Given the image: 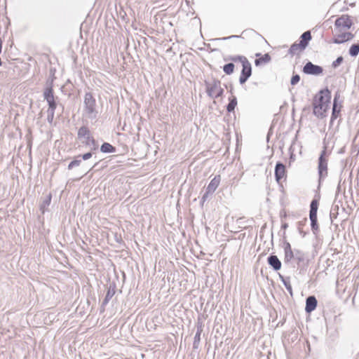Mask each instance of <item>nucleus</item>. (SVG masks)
I'll return each instance as SVG.
<instances>
[{"label": "nucleus", "mask_w": 359, "mask_h": 359, "mask_svg": "<svg viewBox=\"0 0 359 359\" xmlns=\"http://www.w3.org/2000/svg\"><path fill=\"white\" fill-rule=\"evenodd\" d=\"M43 99L47 102L48 106L47 110V121L51 124L53 121L55 111L57 106V102L56 101L57 97H55L54 96L53 79H48L47 80L46 87L43 90Z\"/></svg>", "instance_id": "obj_2"}, {"label": "nucleus", "mask_w": 359, "mask_h": 359, "mask_svg": "<svg viewBox=\"0 0 359 359\" xmlns=\"http://www.w3.org/2000/svg\"><path fill=\"white\" fill-rule=\"evenodd\" d=\"M109 283L107 285V292L106 295L103 299V304L107 305L113 296L116 293V283L115 281H110L109 278Z\"/></svg>", "instance_id": "obj_13"}, {"label": "nucleus", "mask_w": 359, "mask_h": 359, "mask_svg": "<svg viewBox=\"0 0 359 359\" xmlns=\"http://www.w3.org/2000/svg\"><path fill=\"white\" fill-rule=\"evenodd\" d=\"M203 325L202 322H201L200 320L198 319L197 325H196L197 330H196V334L194 336V342H193V348L194 349H198L199 347V344H200V341H201V335L203 332Z\"/></svg>", "instance_id": "obj_18"}, {"label": "nucleus", "mask_w": 359, "mask_h": 359, "mask_svg": "<svg viewBox=\"0 0 359 359\" xmlns=\"http://www.w3.org/2000/svg\"><path fill=\"white\" fill-rule=\"evenodd\" d=\"M357 149H358V147L357 145H353L351 149V154H355V156H358V154H357Z\"/></svg>", "instance_id": "obj_45"}, {"label": "nucleus", "mask_w": 359, "mask_h": 359, "mask_svg": "<svg viewBox=\"0 0 359 359\" xmlns=\"http://www.w3.org/2000/svg\"><path fill=\"white\" fill-rule=\"evenodd\" d=\"M332 33H333V37L331 40L332 43H333L334 44H342V43H346L344 31H342L341 32H334L333 30Z\"/></svg>", "instance_id": "obj_23"}, {"label": "nucleus", "mask_w": 359, "mask_h": 359, "mask_svg": "<svg viewBox=\"0 0 359 359\" xmlns=\"http://www.w3.org/2000/svg\"><path fill=\"white\" fill-rule=\"evenodd\" d=\"M205 91L208 97L212 99H217L222 97L224 89L221 87V81L215 78H212V81L205 80Z\"/></svg>", "instance_id": "obj_6"}, {"label": "nucleus", "mask_w": 359, "mask_h": 359, "mask_svg": "<svg viewBox=\"0 0 359 359\" xmlns=\"http://www.w3.org/2000/svg\"><path fill=\"white\" fill-rule=\"evenodd\" d=\"M356 138H357V135L354 137L353 142L355 141Z\"/></svg>", "instance_id": "obj_53"}, {"label": "nucleus", "mask_w": 359, "mask_h": 359, "mask_svg": "<svg viewBox=\"0 0 359 359\" xmlns=\"http://www.w3.org/2000/svg\"><path fill=\"white\" fill-rule=\"evenodd\" d=\"M233 86H232V85H231V86H230V89H229V93H230L231 94H233Z\"/></svg>", "instance_id": "obj_50"}, {"label": "nucleus", "mask_w": 359, "mask_h": 359, "mask_svg": "<svg viewBox=\"0 0 359 359\" xmlns=\"http://www.w3.org/2000/svg\"><path fill=\"white\" fill-rule=\"evenodd\" d=\"M116 240L117 242H121L122 241L121 238H120V239L119 238H116Z\"/></svg>", "instance_id": "obj_52"}, {"label": "nucleus", "mask_w": 359, "mask_h": 359, "mask_svg": "<svg viewBox=\"0 0 359 359\" xmlns=\"http://www.w3.org/2000/svg\"><path fill=\"white\" fill-rule=\"evenodd\" d=\"M238 101L237 97L235 95H231L229 97V103L226 106V109L228 113L233 112L236 107L237 106Z\"/></svg>", "instance_id": "obj_27"}, {"label": "nucleus", "mask_w": 359, "mask_h": 359, "mask_svg": "<svg viewBox=\"0 0 359 359\" xmlns=\"http://www.w3.org/2000/svg\"><path fill=\"white\" fill-rule=\"evenodd\" d=\"M337 191H340V184H338L337 186Z\"/></svg>", "instance_id": "obj_51"}, {"label": "nucleus", "mask_w": 359, "mask_h": 359, "mask_svg": "<svg viewBox=\"0 0 359 359\" xmlns=\"http://www.w3.org/2000/svg\"><path fill=\"white\" fill-rule=\"evenodd\" d=\"M100 151L103 154H111L116 151V148L109 142H104L100 146Z\"/></svg>", "instance_id": "obj_24"}, {"label": "nucleus", "mask_w": 359, "mask_h": 359, "mask_svg": "<svg viewBox=\"0 0 359 359\" xmlns=\"http://www.w3.org/2000/svg\"><path fill=\"white\" fill-rule=\"evenodd\" d=\"M274 177L277 183H280V182L285 177H286V170L285 165L280 162L277 161L275 165L274 170Z\"/></svg>", "instance_id": "obj_12"}, {"label": "nucleus", "mask_w": 359, "mask_h": 359, "mask_svg": "<svg viewBox=\"0 0 359 359\" xmlns=\"http://www.w3.org/2000/svg\"><path fill=\"white\" fill-rule=\"evenodd\" d=\"M212 194V192L208 191V190L205 189V193L203 194V196H202V197H201V198H202L203 200L207 201V199L208 198L209 196H210V194Z\"/></svg>", "instance_id": "obj_43"}, {"label": "nucleus", "mask_w": 359, "mask_h": 359, "mask_svg": "<svg viewBox=\"0 0 359 359\" xmlns=\"http://www.w3.org/2000/svg\"><path fill=\"white\" fill-rule=\"evenodd\" d=\"M307 222V218H304L303 220L297 222V229L299 234L304 238L306 235V232L303 231V226L306 225Z\"/></svg>", "instance_id": "obj_32"}, {"label": "nucleus", "mask_w": 359, "mask_h": 359, "mask_svg": "<svg viewBox=\"0 0 359 359\" xmlns=\"http://www.w3.org/2000/svg\"><path fill=\"white\" fill-rule=\"evenodd\" d=\"M287 213H286V212L284 210L280 211V219H281L282 221H283V219H285L287 217Z\"/></svg>", "instance_id": "obj_44"}, {"label": "nucleus", "mask_w": 359, "mask_h": 359, "mask_svg": "<svg viewBox=\"0 0 359 359\" xmlns=\"http://www.w3.org/2000/svg\"><path fill=\"white\" fill-rule=\"evenodd\" d=\"M359 53V41L353 43L348 49V55L352 57H355Z\"/></svg>", "instance_id": "obj_29"}, {"label": "nucleus", "mask_w": 359, "mask_h": 359, "mask_svg": "<svg viewBox=\"0 0 359 359\" xmlns=\"http://www.w3.org/2000/svg\"><path fill=\"white\" fill-rule=\"evenodd\" d=\"M105 306H106V305H104V304H103V302H102V304H101V306H100V313H103V312H104V311H105Z\"/></svg>", "instance_id": "obj_47"}, {"label": "nucleus", "mask_w": 359, "mask_h": 359, "mask_svg": "<svg viewBox=\"0 0 359 359\" xmlns=\"http://www.w3.org/2000/svg\"><path fill=\"white\" fill-rule=\"evenodd\" d=\"M77 135L79 139L85 138L86 140H88V137H92L90 131L86 126H82L79 128Z\"/></svg>", "instance_id": "obj_26"}, {"label": "nucleus", "mask_w": 359, "mask_h": 359, "mask_svg": "<svg viewBox=\"0 0 359 359\" xmlns=\"http://www.w3.org/2000/svg\"><path fill=\"white\" fill-rule=\"evenodd\" d=\"M267 264L274 271H278L282 267V263L277 255L270 254L267 257Z\"/></svg>", "instance_id": "obj_14"}, {"label": "nucleus", "mask_w": 359, "mask_h": 359, "mask_svg": "<svg viewBox=\"0 0 359 359\" xmlns=\"http://www.w3.org/2000/svg\"><path fill=\"white\" fill-rule=\"evenodd\" d=\"M338 211H339V205H333L331 208L330 213V219L332 222L333 221L334 219L337 218V217L338 215Z\"/></svg>", "instance_id": "obj_34"}, {"label": "nucleus", "mask_w": 359, "mask_h": 359, "mask_svg": "<svg viewBox=\"0 0 359 359\" xmlns=\"http://www.w3.org/2000/svg\"><path fill=\"white\" fill-rule=\"evenodd\" d=\"M329 104L327 103H314L313 102V114L318 118H323L326 116V113L329 109Z\"/></svg>", "instance_id": "obj_11"}, {"label": "nucleus", "mask_w": 359, "mask_h": 359, "mask_svg": "<svg viewBox=\"0 0 359 359\" xmlns=\"http://www.w3.org/2000/svg\"><path fill=\"white\" fill-rule=\"evenodd\" d=\"M344 62V57L342 56H339L337 59L332 62V67L333 69H337Z\"/></svg>", "instance_id": "obj_35"}, {"label": "nucleus", "mask_w": 359, "mask_h": 359, "mask_svg": "<svg viewBox=\"0 0 359 359\" xmlns=\"http://www.w3.org/2000/svg\"><path fill=\"white\" fill-rule=\"evenodd\" d=\"M221 181V176L219 175H215L208 184L206 189L208 191L214 193L219 185Z\"/></svg>", "instance_id": "obj_21"}, {"label": "nucleus", "mask_w": 359, "mask_h": 359, "mask_svg": "<svg viewBox=\"0 0 359 359\" xmlns=\"http://www.w3.org/2000/svg\"><path fill=\"white\" fill-rule=\"evenodd\" d=\"M86 146H92L90 150L95 151L98 149L99 145L95 138L92 137H88V140L84 142Z\"/></svg>", "instance_id": "obj_30"}, {"label": "nucleus", "mask_w": 359, "mask_h": 359, "mask_svg": "<svg viewBox=\"0 0 359 359\" xmlns=\"http://www.w3.org/2000/svg\"><path fill=\"white\" fill-rule=\"evenodd\" d=\"M288 227V224L286 222H283L281 224V229L285 230Z\"/></svg>", "instance_id": "obj_46"}, {"label": "nucleus", "mask_w": 359, "mask_h": 359, "mask_svg": "<svg viewBox=\"0 0 359 359\" xmlns=\"http://www.w3.org/2000/svg\"><path fill=\"white\" fill-rule=\"evenodd\" d=\"M305 49L303 48L302 46H300V43L299 42L293 43L290 48L288 50V54L293 56L297 54V52H302Z\"/></svg>", "instance_id": "obj_28"}, {"label": "nucleus", "mask_w": 359, "mask_h": 359, "mask_svg": "<svg viewBox=\"0 0 359 359\" xmlns=\"http://www.w3.org/2000/svg\"><path fill=\"white\" fill-rule=\"evenodd\" d=\"M302 72L306 75L318 76L323 73V68L308 60L303 67Z\"/></svg>", "instance_id": "obj_8"}, {"label": "nucleus", "mask_w": 359, "mask_h": 359, "mask_svg": "<svg viewBox=\"0 0 359 359\" xmlns=\"http://www.w3.org/2000/svg\"><path fill=\"white\" fill-rule=\"evenodd\" d=\"M285 231L283 233V248L284 251V264L286 265L292 264L296 262L297 265L309 261L306 253L299 249H292L290 243L285 239Z\"/></svg>", "instance_id": "obj_1"}, {"label": "nucleus", "mask_w": 359, "mask_h": 359, "mask_svg": "<svg viewBox=\"0 0 359 359\" xmlns=\"http://www.w3.org/2000/svg\"><path fill=\"white\" fill-rule=\"evenodd\" d=\"M224 61H231L233 63L239 62L242 65L243 63H244L245 62H246L248 60L244 55H229L226 57H224Z\"/></svg>", "instance_id": "obj_25"}, {"label": "nucleus", "mask_w": 359, "mask_h": 359, "mask_svg": "<svg viewBox=\"0 0 359 359\" xmlns=\"http://www.w3.org/2000/svg\"><path fill=\"white\" fill-rule=\"evenodd\" d=\"M93 152H94L93 151L90 150V151L86 152L85 154L78 155L77 158H79L80 159L83 160V161H87V160L90 159V158H92Z\"/></svg>", "instance_id": "obj_36"}, {"label": "nucleus", "mask_w": 359, "mask_h": 359, "mask_svg": "<svg viewBox=\"0 0 359 359\" xmlns=\"http://www.w3.org/2000/svg\"><path fill=\"white\" fill-rule=\"evenodd\" d=\"M332 98L331 90L325 87L320 90L316 95L314 96L313 102L314 103H327L330 104Z\"/></svg>", "instance_id": "obj_9"}, {"label": "nucleus", "mask_w": 359, "mask_h": 359, "mask_svg": "<svg viewBox=\"0 0 359 359\" xmlns=\"http://www.w3.org/2000/svg\"><path fill=\"white\" fill-rule=\"evenodd\" d=\"M278 277L291 297H293L292 287L290 283V276H284L278 273Z\"/></svg>", "instance_id": "obj_22"}, {"label": "nucleus", "mask_w": 359, "mask_h": 359, "mask_svg": "<svg viewBox=\"0 0 359 359\" xmlns=\"http://www.w3.org/2000/svg\"><path fill=\"white\" fill-rule=\"evenodd\" d=\"M234 69L235 65L231 62L225 64L222 67V70L226 75H231L234 72Z\"/></svg>", "instance_id": "obj_31"}, {"label": "nucleus", "mask_w": 359, "mask_h": 359, "mask_svg": "<svg viewBox=\"0 0 359 359\" xmlns=\"http://www.w3.org/2000/svg\"><path fill=\"white\" fill-rule=\"evenodd\" d=\"M353 25V22L351 20V17L348 14L341 15L338 17L334 21V32H341L342 31H346L351 28Z\"/></svg>", "instance_id": "obj_7"}, {"label": "nucleus", "mask_w": 359, "mask_h": 359, "mask_svg": "<svg viewBox=\"0 0 359 359\" xmlns=\"http://www.w3.org/2000/svg\"><path fill=\"white\" fill-rule=\"evenodd\" d=\"M205 201H206L205 200H203V199L201 198V201H200V205L203 207V204H204V203H205Z\"/></svg>", "instance_id": "obj_49"}, {"label": "nucleus", "mask_w": 359, "mask_h": 359, "mask_svg": "<svg viewBox=\"0 0 359 359\" xmlns=\"http://www.w3.org/2000/svg\"><path fill=\"white\" fill-rule=\"evenodd\" d=\"M330 152L327 151V146L324 144L318 159V175L319 184L327 176V163Z\"/></svg>", "instance_id": "obj_4"}, {"label": "nucleus", "mask_w": 359, "mask_h": 359, "mask_svg": "<svg viewBox=\"0 0 359 359\" xmlns=\"http://www.w3.org/2000/svg\"><path fill=\"white\" fill-rule=\"evenodd\" d=\"M81 163V159L77 158V156L68 164L67 169L72 170L74 167L79 166Z\"/></svg>", "instance_id": "obj_33"}, {"label": "nucleus", "mask_w": 359, "mask_h": 359, "mask_svg": "<svg viewBox=\"0 0 359 359\" xmlns=\"http://www.w3.org/2000/svg\"><path fill=\"white\" fill-rule=\"evenodd\" d=\"M308 265H309V261H306V262L302 263V264H300V265H297L298 266V269H299V274H304L305 272L307 270Z\"/></svg>", "instance_id": "obj_37"}, {"label": "nucleus", "mask_w": 359, "mask_h": 359, "mask_svg": "<svg viewBox=\"0 0 359 359\" xmlns=\"http://www.w3.org/2000/svg\"><path fill=\"white\" fill-rule=\"evenodd\" d=\"M83 115L90 120H95L97 118L96 100L90 92H86L84 95Z\"/></svg>", "instance_id": "obj_3"}, {"label": "nucleus", "mask_w": 359, "mask_h": 359, "mask_svg": "<svg viewBox=\"0 0 359 359\" xmlns=\"http://www.w3.org/2000/svg\"><path fill=\"white\" fill-rule=\"evenodd\" d=\"M252 65L249 60H247L242 64V69L239 77V83L241 85H243L247 82L249 78L252 76Z\"/></svg>", "instance_id": "obj_10"}, {"label": "nucleus", "mask_w": 359, "mask_h": 359, "mask_svg": "<svg viewBox=\"0 0 359 359\" xmlns=\"http://www.w3.org/2000/svg\"><path fill=\"white\" fill-rule=\"evenodd\" d=\"M342 103H332V114L330 121V126L333 125V122L341 115Z\"/></svg>", "instance_id": "obj_17"}, {"label": "nucleus", "mask_w": 359, "mask_h": 359, "mask_svg": "<svg viewBox=\"0 0 359 359\" xmlns=\"http://www.w3.org/2000/svg\"><path fill=\"white\" fill-rule=\"evenodd\" d=\"M300 76L298 74H294L290 79V84L292 86L297 85L300 81Z\"/></svg>", "instance_id": "obj_38"}, {"label": "nucleus", "mask_w": 359, "mask_h": 359, "mask_svg": "<svg viewBox=\"0 0 359 359\" xmlns=\"http://www.w3.org/2000/svg\"><path fill=\"white\" fill-rule=\"evenodd\" d=\"M256 59L255 60V65L256 67H259L263 65L267 64L271 62V57L269 53L262 55L261 53L255 54Z\"/></svg>", "instance_id": "obj_16"}, {"label": "nucleus", "mask_w": 359, "mask_h": 359, "mask_svg": "<svg viewBox=\"0 0 359 359\" xmlns=\"http://www.w3.org/2000/svg\"><path fill=\"white\" fill-rule=\"evenodd\" d=\"M238 39V38H243L242 35H231L229 36H225V37H222V38H220L219 39V40H222V41H226V40H229V39Z\"/></svg>", "instance_id": "obj_42"}, {"label": "nucleus", "mask_w": 359, "mask_h": 359, "mask_svg": "<svg viewBox=\"0 0 359 359\" xmlns=\"http://www.w3.org/2000/svg\"><path fill=\"white\" fill-rule=\"evenodd\" d=\"M345 151H346V147H345V146H344L343 147H341V148L339 150L338 154H344V153H345Z\"/></svg>", "instance_id": "obj_48"}, {"label": "nucleus", "mask_w": 359, "mask_h": 359, "mask_svg": "<svg viewBox=\"0 0 359 359\" xmlns=\"http://www.w3.org/2000/svg\"><path fill=\"white\" fill-rule=\"evenodd\" d=\"M320 195H315L310 203L309 219L311 222V229L314 235L319 232V225L318 222V210L319 206Z\"/></svg>", "instance_id": "obj_5"}, {"label": "nucleus", "mask_w": 359, "mask_h": 359, "mask_svg": "<svg viewBox=\"0 0 359 359\" xmlns=\"http://www.w3.org/2000/svg\"><path fill=\"white\" fill-rule=\"evenodd\" d=\"M52 201V194L49 193L46 197L41 200L39 204V210L43 215L46 212L48 211V206Z\"/></svg>", "instance_id": "obj_19"}, {"label": "nucleus", "mask_w": 359, "mask_h": 359, "mask_svg": "<svg viewBox=\"0 0 359 359\" xmlns=\"http://www.w3.org/2000/svg\"><path fill=\"white\" fill-rule=\"evenodd\" d=\"M318 306V300L314 295H310L306 299L305 312L311 313L316 310Z\"/></svg>", "instance_id": "obj_15"}, {"label": "nucleus", "mask_w": 359, "mask_h": 359, "mask_svg": "<svg viewBox=\"0 0 359 359\" xmlns=\"http://www.w3.org/2000/svg\"><path fill=\"white\" fill-rule=\"evenodd\" d=\"M289 151H290L289 165H291V163L292 162H294L295 160V155H294V151L292 149V145L290 146V147L289 149Z\"/></svg>", "instance_id": "obj_40"}, {"label": "nucleus", "mask_w": 359, "mask_h": 359, "mask_svg": "<svg viewBox=\"0 0 359 359\" xmlns=\"http://www.w3.org/2000/svg\"><path fill=\"white\" fill-rule=\"evenodd\" d=\"M344 36H345L346 42L350 41L354 38V34H352L351 32H346V31H344Z\"/></svg>", "instance_id": "obj_41"}, {"label": "nucleus", "mask_w": 359, "mask_h": 359, "mask_svg": "<svg viewBox=\"0 0 359 359\" xmlns=\"http://www.w3.org/2000/svg\"><path fill=\"white\" fill-rule=\"evenodd\" d=\"M340 92L339 90L336 91L334 95V99L332 103H342V100H340Z\"/></svg>", "instance_id": "obj_39"}, {"label": "nucleus", "mask_w": 359, "mask_h": 359, "mask_svg": "<svg viewBox=\"0 0 359 359\" xmlns=\"http://www.w3.org/2000/svg\"><path fill=\"white\" fill-rule=\"evenodd\" d=\"M312 39V36L310 31H306L300 36L298 42L300 43V46L306 49L309 46L310 41Z\"/></svg>", "instance_id": "obj_20"}]
</instances>
